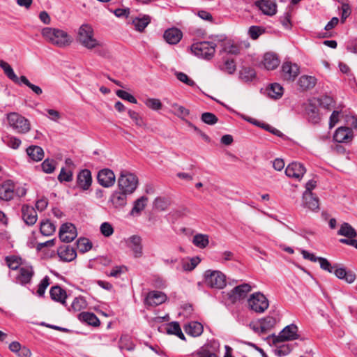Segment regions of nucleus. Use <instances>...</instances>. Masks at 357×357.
Segmentation results:
<instances>
[{
    "label": "nucleus",
    "instance_id": "24",
    "mask_svg": "<svg viewBox=\"0 0 357 357\" xmlns=\"http://www.w3.org/2000/svg\"><path fill=\"white\" fill-rule=\"evenodd\" d=\"M57 253L60 259L63 261L70 262L77 257L75 250L70 245H63L59 248Z\"/></svg>",
    "mask_w": 357,
    "mask_h": 357
},
{
    "label": "nucleus",
    "instance_id": "1",
    "mask_svg": "<svg viewBox=\"0 0 357 357\" xmlns=\"http://www.w3.org/2000/svg\"><path fill=\"white\" fill-rule=\"evenodd\" d=\"M77 41L88 50L96 49V52L100 56H106L107 53L102 43L95 38L93 29L89 24H83L79 26Z\"/></svg>",
    "mask_w": 357,
    "mask_h": 357
},
{
    "label": "nucleus",
    "instance_id": "8",
    "mask_svg": "<svg viewBox=\"0 0 357 357\" xmlns=\"http://www.w3.org/2000/svg\"><path fill=\"white\" fill-rule=\"evenodd\" d=\"M248 305L250 310L257 313L264 312L269 306L266 297L261 292H255L250 296Z\"/></svg>",
    "mask_w": 357,
    "mask_h": 357
},
{
    "label": "nucleus",
    "instance_id": "40",
    "mask_svg": "<svg viewBox=\"0 0 357 357\" xmlns=\"http://www.w3.org/2000/svg\"><path fill=\"white\" fill-rule=\"evenodd\" d=\"M219 69L229 75H232L236 70L235 61L233 59H227L222 64H219Z\"/></svg>",
    "mask_w": 357,
    "mask_h": 357
},
{
    "label": "nucleus",
    "instance_id": "3",
    "mask_svg": "<svg viewBox=\"0 0 357 357\" xmlns=\"http://www.w3.org/2000/svg\"><path fill=\"white\" fill-rule=\"evenodd\" d=\"M6 121L8 126L16 133L26 134L31 130L29 120L17 112L7 114Z\"/></svg>",
    "mask_w": 357,
    "mask_h": 357
},
{
    "label": "nucleus",
    "instance_id": "22",
    "mask_svg": "<svg viewBox=\"0 0 357 357\" xmlns=\"http://www.w3.org/2000/svg\"><path fill=\"white\" fill-rule=\"evenodd\" d=\"M22 215L24 222L27 225H33L38 220V215L36 210L33 207L29 205L22 206Z\"/></svg>",
    "mask_w": 357,
    "mask_h": 357
},
{
    "label": "nucleus",
    "instance_id": "31",
    "mask_svg": "<svg viewBox=\"0 0 357 357\" xmlns=\"http://www.w3.org/2000/svg\"><path fill=\"white\" fill-rule=\"evenodd\" d=\"M219 41L222 43L221 46L224 52L233 55H237L240 53L241 47L231 40L220 39Z\"/></svg>",
    "mask_w": 357,
    "mask_h": 357
},
{
    "label": "nucleus",
    "instance_id": "48",
    "mask_svg": "<svg viewBox=\"0 0 357 357\" xmlns=\"http://www.w3.org/2000/svg\"><path fill=\"white\" fill-rule=\"evenodd\" d=\"M148 202V198L145 196H142L140 198L137 199L134 204V206L131 211V213L134 215L135 213H139L142 211L146 207Z\"/></svg>",
    "mask_w": 357,
    "mask_h": 357
},
{
    "label": "nucleus",
    "instance_id": "61",
    "mask_svg": "<svg viewBox=\"0 0 357 357\" xmlns=\"http://www.w3.org/2000/svg\"><path fill=\"white\" fill-rule=\"evenodd\" d=\"M116 94L118 97L123 100L129 101L130 102L136 104L137 102V99L128 92L123 90H117Z\"/></svg>",
    "mask_w": 357,
    "mask_h": 357
},
{
    "label": "nucleus",
    "instance_id": "25",
    "mask_svg": "<svg viewBox=\"0 0 357 357\" xmlns=\"http://www.w3.org/2000/svg\"><path fill=\"white\" fill-rule=\"evenodd\" d=\"M182 32L176 29L172 28L166 30L164 33V38L169 44H177L182 38Z\"/></svg>",
    "mask_w": 357,
    "mask_h": 357
},
{
    "label": "nucleus",
    "instance_id": "52",
    "mask_svg": "<svg viewBox=\"0 0 357 357\" xmlns=\"http://www.w3.org/2000/svg\"><path fill=\"white\" fill-rule=\"evenodd\" d=\"M3 141L8 146L13 149H17L22 143L19 138L14 136H7L3 139Z\"/></svg>",
    "mask_w": 357,
    "mask_h": 357
},
{
    "label": "nucleus",
    "instance_id": "47",
    "mask_svg": "<svg viewBox=\"0 0 357 357\" xmlns=\"http://www.w3.org/2000/svg\"><path fill=\"white\" fill-rule=\"evenodd\" d=\"M56 227L54 224L49 220L43 222L40 224V231L43 236H49L52 235Z\"/></svg>",
    "mask_w": 357,
    "mask_h": 357
},
{
    "label": "nucleus",
    "instance_id": "20",
    "mask_svg": "<svg viewBox=\"0 0 357 357\" xmlns=\"http://www.w3.org/2000/svg\"><path fill=\"white\" fill-rule=\"evenodd\" d=\"M92 176L91 172L84 169L81 170L77 176V184L83 190H87L91 185Z\"/></svg>",
    "mask_w": 357,
    "mask_h": 357
},
{
    "label": "nucleus",
    "instance_id": "27",
    "mask_svg": "<svg viewBox=\"0 0 357 357\" xmlns=\"http://www.w3.org/2000/svg\"><path fill=\"white\" fill-rule=\"evenodd\" d=\"M280 63V60L274 53L267 52L264 56L263 65L268 70L275 69Z\"/></svg>",
    "mask_w": 357,
    "mask_h": 357
},
{
    "label": "nucleus",
    "instance_id": "35",
    "mask_svg": "<svg viewBox=\"0 0 357 357\" xmlns=\"http://www.w3.org/2000/svg\"><path fill=\"white\" fill-rule=\"evenodd\" d=\"M78 319L89 325L96 326L99 325V319L92 312H83L78 314Z\"/></svg>",
    "mask_w": 357,
    "mask_h": 357
},
{
    "label": "nucleus",
    "instance_id": "2",
    "mask_svg": "<svg viewBox=\"0 0 357 357\" xmlns=\"http://www.w3.org/2000/svg\"><path fill=\"white\" fill-rule=\"evenodd\" d=\"M41 35L48 43L59 47L68 46L71 42V37L64 30L45 27L41 31Z\"/></svg>",
    "mask_w": 357,
    "mask_h": 357
},
{
    "label": "nucleus",
    "instance_id": "38",
    "mask_svg": "<svg viewBox=\"0 0 357 357\" xmlns=\"http://www.w3.org/2000/svg\"><path fill=\"white\" fill-rule=\"evenodd\" d=\"M316 78L312 76L303 75L298 79V85L303 89H309L313 88L316 84Z\"/></svg>",
    "mask_w": 357,
    "mask_h": 357
},
{
    "label": "nucleus",
    "instance_id": "45",
    "mask_svg": "<svg viewBox=\"0 0 357 357\" xmlns=\"http://www.w3.org/2000/svg\"><path fill=\"white\" fill-rule=\"evenodd\" d=\"M192 243L199 248H205L209 243L208 236L202 234H196L193 237Z\"/></svg>",
    "mask_w": 357,
    "mask_h": 357
},
{
    "label": "nucleus",
    "instance_id": "58",
    "mask_svg": "<svg viewBox=\"0 0 357 357\" xmlns=\"http://www.w3.org/2000/svg\"><path fill=\"white\" fill-rule=\"evenodd\" d=\"M50 285V278L48 276H45L38 284V288L37 290V294L40 297H43L45 294V290L47 287Z\"/></svg>",
    "mask_w": 357,
    "mask_h": 357
},
{
    "label": "nucleus",
    "instance_id": "62",
    "mask_svg": "<svg viewBox=\"0 0 357 357\" xmlns=\"http://www.w3.org/2000/svg\"><path fill=\"white\" fill-rule=\"evenodd\" d=\"M100 230L101 234L105 237H109L114 233V228L112 225L107 222L101 224Z\"/></svg>",
    "mask_w": 357,
    "mask_h": 357
},
{
    "label": "nucleus",
    "instance_id": "43",
    "mask_svg": "<svg viewBox=\"0 0 357 357\" xmlns=\"http://www.w3.org/2000/svg\"><path fill=\"white\" fill-rule=\"evenodd\" d=\"M267 91L268 96L274 99H278L283 94V88L280 84L273 83L271 84Z\"/></svg>",
    "mask_w": 357,
    "mask_h": 357
},
{
    "label": "nucleus",
    "instance_id": "18",
    "mask_svg": "<svg viewBox=\"0 0 357 357\" xmlns=\"http://www.w3.org/2000/svg\"><path fill=\"white\" fill-rule=\"evenodd\" d=\"M353 138V131L348 127L338 128L333 135V139L338 143H348L351 142Z\"/></svg>",
    "mask_w": 357,
    "mask_h": 357
},
{
    "label": "nucleus",
    "instance_id": "26",
    "mask_svg": "<svg viewBox=\"0 0 357 357\" xmlns=\"http://www.w3.org/2000/svg\"><path fill=\"white\" fill-rule=\"evenodd\" d=\"M128 194L120 191H115L110 197L109 201L115 208H122L127 203V195Z\"/></svg>",
    "mask_w": 357,
    "mask_h": 357
},
{
    "label": "nucleus",
    "instance_id": "36",
    "mask_svg": "<svg viewBox=\"0 0 357 357\" xmlns=\"http://www.w3.org/2000/svg\"><path fill=\"white\" fill-rule=\"evenodd\" d=\"M5 261L10 269H20L23 265V260L20 257L16 255H9L5 257Z\"/></svg>",
    "mask_w": 357,
    "mask_h": 357
},
{
    "label": "nucleus",
    "instance_id": "15",
    "mask_svg": "<svg viewBox=\"0 0 357 357\" xmlns=\"http://www.w3.org/2000/svg\"><path fill=\"white\" fill-rule=\"evenodd\" d=\"M59 235L61 241L69 243L77 237V230L73 224L65 223L61 225Z\"/></svg>",
    "mask_w": 357,
    "mask_h": 357
},
{
    "label": "nucleus",
    "instance_id": "10",
    "mask_svg": "<svg viewBox=\"0 0 357 357\" xmlns=\"http://www.w3.org/2000/svg\"><path fill=\"white\" fill-rule=\"evenodd\" d=\"M300 73L299 66L291 61H285L282 65L281 76L284 80L293 82Z\"/></svg>",
    "mask_w": 357,
    "mask_h": 357
},
{
    "label": "nucleus",
    "instance_id": "49",
    "mask_svg": "<svg viewBox=\"0 0 357 357\" xmlns=\"http://www.w3.org/2000/svg\"><path fill=\"white\" fill-rule=\"evenodd\" d=\"M248 121L252 123V124H255V125H257L261 128H263L264 129H265L266 130H268L269 132H271V133L274 134L275 135H277V136H282V132L278 130V129L272 127L271 126L268 125V124H266V123H259L258 122L257 120L255 119H251V118H246L245 119Z\"/></svg>",
    "mask_w": 357,
    "mask_h": 357
},
{
    "label": "nucleus",
    "instance_id": "56",
    "mask_svg": "<svg viewBox=\"0 0 357 357\" xmlns=\"http://www.w3.org/2000/svg\"><path fill=\"white\" fill-rule=\"evenodd\" d=\"M144 104L149 108L155 111L162 108V103L160 100L157 98H148L144 101Z\"/></svg>",
    "mask_w": 357,
    "mask_h": 357
},
{
    "label": "nucleus",
    "instance_id": "50",
    "mask_svg": "<svg viewBox=\"0 0 357 357\" xmlns=\"http://www.w3.org/2000/svg\"><path fill=\"white\" fill-rule=\"evenodd\" d=\"M294 345L292 344H283L277 347L273 352L275 356L282 357L288 355L293 349Z\"/></svg>",
    "mask_w": 357,
    "mask_h": 357
},
{
    "label": "nucleus",
    "instance_id": "63",
    "mask_svg": "<svg viewBox=\"0 0 357 357\" xmlns=\"http://www.w3.org/2000/svg\"><path fill=\"white\" fill-rule=\"evenodd\" d=\"M321 107L329 110L334 107V100L330 96H324L319 100Z\"/></svg>",
    "mask_w": 357,
    "mask_h": 357
},
{
    "label": "nucleus",
    "instance_id": "44",
    "mask_svg": "<svg viewBox=\"0 0 357 357\" xmlns=\"http://www.w3.org/2000/svg\"><path fill=\"white\" fill-rule=\"evenodd\" d=\"M170 106L173 114L181 119H184L190 114V111L188 109L177 103H172Z\"/></svg>",
    "mask_w": 357,
    "mask_h": 357
},
{
    "label": "nucleus",
    "instance_id": "16",
    "mask_svg": "<svg viewBox=\"0 0 357 357\" xmlns=\"http://www.w3.org/2000/svg\"><path fill=\"white\" fill-rule=\"evenodd\" d=\"M34 275L33 267L30 265L22 266L19 269V273L15 278L16 282L21 285L29 284Z\"/></svg>",
    "mask_w": 357,
    "mask_h": 357
},
{
    "label": "nucleus",
    "instance_id": "59",
    "mask_svg": "<svg viewBox=\"0 0 357 357\" xmlns=\"http://www.w3.org/2000/svg\"><path fill=\"white\" fill-rule=\"evenodd\" d=\"M202 121L208 125H214L218 122L217 116L211 112H204L201 117Z\"/></svg>",
    "mask_w": 357,
    "mask_h": 357
},
{
    "label": "nucleus",
    "instance_id": "46",
    "mask_svg": "<svg viewBox=\"0 0 357 357\" xmlns=\"http://www.w3.org/2000/svg\"><path fill=\"white\" fill-rule=\"evenodd\" d=\"M256 76V73L253 68L249 67H243L240 70L239 77L244 82H250Z\"/></svg>",
    "mask_w": 357,
    "mask_h": 357
},
{
    "label": "nucleus",
    "instance_id": "12",
    "mask_svg": "<svg viewBox=\"0 0 357 357\" xmlns=\"http://www.w3.org/2000/svg\"><path fill=\"white\" fill-rule=\"evenodd\" d=\"M142 239L138 235H132L125 239V243L127 247L132 252L135 258H139L142 256L143 247Z\"/></svg>",
    "mask_w": 357,
    "mask_h": 357
},
{
    "label": "nucleus",
    "instance_id": "32",
    "mask_svg": "<svg viewBox=\"0 0 357 357\" xmlns=\"http://www.w3.org/2000/svg\"><path fill=\"white\" fill-rule=\"evenodd\" d=\"M303 199L305 206L309 209L315 211L319 208V199L317 197H314L312 192H304Z\"/></svg>",
    "mask_w": 357,
    "mask_h": 357
},
{
    "label": "nucleus",
    "instance_id": "57",
    "mask_svg": "<svg viewBox=\"0 0 357 357\" xmlns=\"http://www.w3.org/2000/svg\"><path fill=\"white\" fill-rule=\"evenodd\" d=\"M86 305L85 300L82 297H77L73 300L71 307L74 311L78 312L85 308Z\"/></svg>",
    "mask_w": 357,
    "mask_h": 357
},
{
    "label": "nucleus",
    "instance_id": "11",
    "mask_svg": "<svg viewBox=\"0 0 357 357\" xmlns=\"http://www.w3.org/2000/svg\"><path fill=\"white\" fill-rule=\"evenodd\" d=\"M220 344L216 340H211L203 345L197 352L199 357H218Z\"/></svg>",
    "mask_w": 357,
    "mask_h": 357
},
{
    "label": "nucleus",
    "instance_id": "54",
    "mask_svg": "<svg viewBox=\"0 0 357 357\" xmlns=\"http://www.w3.org/2000/svg\"><path fill=\"white\" fill-rule=\"evenodd\" d=\"M175 75H176V78L181 82H183V83L186 84L187 85L190 86L192 87L198 88L196 83L192 79L189 78L188 76L185 73H182V72H177V73H176Z\"/></svg>",
    "mask_w": 357,
    "mask_h": 357
},
{
    "label": "nucleus",
    "instance_id": "23",
    "mask_svg": "<svg viewBox=\"0 0 357 357\" xmlns=\"http://www.w3.org/2000/svg\"><path fill=\"white\" fill-rule=\"evenodd\" d=\"M252 287L248 283H243L235 287L231 291L230 297L234 300H240L244 298L247 294L251 291Z\"/></svg>",
    "mask_w": 357,
    "mask_h": 357
},
{
    "label": "nucleus",
    "instance_id": "9",
    "mask_svg": "<svg viewBox=\"0 0 357 357\" xmlns=\"http://www.w3.org/2000/svg\"><path fill=\"white\" fill-rule=\"evenodd\" d=\"M298 326L294 324L284 327L278 335L273 337L274 344L285 341H292L299 338Z\"/></svg>",
    "mask_w": 357,
    "mask_h": 357
},
{
    "label": "nucleus",
    "instance_id": "34",
    "mask_svg": "<svg viewBox=\"0 0 357 357\" xmlns=\"http://www.w3.org/2000/svg\"><path fill=\"white\" fill-rule=\"evenodd\" d=\"M200 261L201 259L198 257L182 259L181 261L182 270L183 271H191L200 263Z\"/></svg>",
    "mask_w": 357,
    "mask_h": 357
},
{
    "label": "nucleus",
    "instance_id": "60",
    "mask_svg": "<svg viewBox=\"0 0 357 357\" xmlns=\"http://www.w3.org/2000/svg\"><path fill=\"white\" fill-rule=\"evenodd\" d=\"M58 180L62 183L63 181L70 182L73 180V172L70 170H66L65 168H62L58 176Z\"/></svg>",
    "mask_w": 357,
    "mask_h": 357
},
{
    "label": "nucleus",
    "instance_id": "42",
    "mask_svg": "<svg viewBox=\"0 0 357 357\" xmlns=\"http://www.w3.org/2000/svg\"><path fill=\"white\" fill-rule=\"evenodd\" d=\"M338 235L352 238L356 236V231L349 223L344 222L337 232Z\"/></svg>",
    "mask_w": 357,
    "mask_h": 357
},
{
    "label": "nucleus",
    "instance_id": "6",
    "mask_svg": "<svg viewBox=\"0 0 357 357\" xmlns=\"http://www.w3.org/2000/svg\"><path fill=\"white\" fill-rule=\"evenodd\" d=\"M217 45L214 41H202L194 43L191 48L196 56L208 60L214 56Z\"/></svg>",
    "mask_w": 357,
    "mask_h": 357
},
{
    "label": "nucleus",
    "instance_id": "19",
    "mask_svg": "<svg viewBox=\"0 0 357 357\" xmlns=\"http://www.w3.org/2000/svg\"><path fill=\"white\" fill-rule=\"evenodd\" d=\"M167 296L165 294L158 291H151L149 292L145 298V304L150 306H157L163 303L167 300Z\"/></svg>",
    "mask_w": 357,
    "mask_h": 357
},
{
    "label": "nucleus",
    "instance_id": "21",
    "mask_svg": "<svg viewBox=\"0 0 357 357\" xmlns=\"http://www.w3.org/2000/svg\"><path fill=\"white\" fill-rule=\"evenodd\" d=\"M15 196V185L11 181H7L0 185V199L10 201Z\"/></svg>",
    "mask_w": 357,
    "mask_h": 357
},
{
    "label": "nucleus",
    "instance_id": "5",
    "mask_svg": "<svg viewBox=\"0 0 357 357\" xmlns=\"http://www.w3.org/2000/svg\"><path fill=\"white\" fill-rule=\"evenodd\" d=\"M138 185L136 175L126 170H122L118 179V186L120 190L129 195L134 192Z\"/></svg>",
    "mask_w": 357,
    "mask_h": 357
},
{
    "label": "nucleus",
    "instance_id": "55",
    "mask_svg": "<svg viewBox=\"0 0 357 357\" xmlns=\"http://www.w3.org/2000/svg\"><path fill=\"white\" fill-rule=\"evenodd\" d=\"M127 271V268L125 266H116L112 268V270L107 273V275L109 277L119 278L121 274L125 273Z\"/></svg>",
    "mask_w": 357,
    "mask_h": 357
},
{
    "label": "nucleus",
    "instance_id": "29",
    "mask_svg": "<svg viewBox=\"0 0 357 357\" xmlns=\"http://www.w3.org/2000/svg\"><path fill=\"white\" fill-rule=\"evenodd\" d=\"M50 294L52 300L57 302H60L63 305H65L66 298H67L66 292L59 286L52 287L50 289Z\"/></svg>",
    "mask_w": 357,
    "mask_h": 357
},
{
    "label": "nucleus",
    "instance_id": "64",
    "mask_svg": "<svg viewBox=\"0 0 357 357\" xmlns=\"http://www.w3.org/2000/svg\"><path fill=\"white\" fill-rule=\"evenodd\" d=\"M263 33L264 30L257 26H250L248 31L250 37L253 40L257 39Z\"/></svg>",
    "mask_w": 357,
    "mask_h": 357
},
{
    "label": "nucleus",
    "instance_id": "51",
    "mask_svg": "<svg viewBox=\"0 0 357 357\" xmlns=\"http://www.w3.org/2000/svg\"><path fill=\"white\" fill-rule=\"evenodd\" d=\"M77 245L78 250L82 253L90 250L92 248V243L86 238H79L77 242Z\"/></svg>",
    "mask_w": 357,
    "mask_h": 357
},
{
    "label": "nucleus",
    "instance_id": "7",
    "mask_svg": "<svg viewBox=\"0 0 357 357\" xmlns=\"http://www.w3.org/2000/svg\"><path fill=\"white\" fill-rule=\"evenodd\" d=\"M204 279L205 284L211 288L220 289L226 286V277L219 271H206L204 274Z\"/></svg>",
    "mask_w": 357,
    "mask_h": 357
},
{
    "label": "nucleus",
    "instance_id": "37",
    "mask_svg": "<svg viewBox=\"0 0 357 357\" xmlns=\"http://www.w3.org/2000/svg\"><path fill=\"white\" fill-rule=\"evenodd\" d=\"M166 331L168 334L175 335L183 340H185V335L182 333L181 328L178 322L174 321L169 323L166 327Z\"/></svg>",
    "mask_w": 357,
    "mask_h": 357
},
{
    "label": "nucleus",
    "instance_id": "28",
    "mask_svg": "<svg viewBox=\"0 0 357 357\" xmlns=\"http://www.w3.org/2000/svg\"><path fill=\"white\" fill-rule=\"evenodd\" d=\"M334 274L337 278L344 280L348 283H353L356 280V275L352 271H347L344 268H337L335 266Z\"/></svg>",
    "mask_w": 357,
    "mask_h": 357
},
{
    "label": "nucleus",
    "instance_id": "30",
    "mask_svg": "<svg viewBox=\"0 0 357 357\" xmlns=\"http://www.w3.org/2000/svg\"><path fill=\"white\" fill-rule=\"evenodd\" d=\"M185 331L187 334L198 337L203 333V326L197 321H191L185 326Z\"/></svg>",
    "mask_w": 357,
    "mask_h": 357
},
{
    "label": "nucleus",
    "instance_id": "41",
    "mask_svg": "<svg viewBox=\"0 0 357 357\" xmlns=\"http://www.w3.org/2000/svg\"><path fill=\"white\" fill-rule=\"evenodd\" d=\"M276 319L273 317H266L259 321V326L262 333H266L272 329L276 324Z\"/></svg>",
    "mask_w": 357,
    "mask_h": 357
},
{
    "label": "nucleus",
    "instance_id": "17",
    "mask_svg": "<svg viewBox=\"0 0 357 357\" xmlns=\"http://www.w3.org/2000/svg\"><path fill=\"white\" fill-rule=\"evenodd\" d=\"M255 4L264 15L273 16L277 13L275 0H257Z\"/></svg>",
    "mask_w": 357,
    "mask_h": 357
},
{
    "label": "nucleus",
    "instance_id": "39",
    "mask_svg": "<svg viewBox=\"0 0 357 357\" xmlns=\"http://www.w3.org/2000/svg\"><path fill=\"white\" fill-rule=\"evenodd\" d=\"M151 20L149 15L136 17L133 20L132 24L138 31H142L150 23Z\"/></svg>",
    "mask_w": 357,
    "mask_h": 357
},
{
    "label": "nucleus",
    "instance_id": "14",
    "mask_svg": "<svg viewBox=\"0 0 357 357\" xmlns=\"http://www.w3.org/2000/svg\"><path fill=\"white\" fill-rule=\"evenodd\" d=\"M97 179L100 185L109 188L114 184L116 177L112 170L105 168L99 171Z\"/></svg>",
    "mask_w": 357,
    "mask_h": 357
},
{
    "label": "nucleus",
    "instance_id": "53",
    "mask_svg": "<svg viewBox=\"0 0 357 357\" xmlns=\"http://www.w3.org/2000/svg\"><path fill=\"white\" fill-rule=\"evenodd\" d=\"M41 167L44 172L51 174L56 168V162L54 160L45 159L41 164Z\"/></svg>",
    "mask_w": 357,
    "mask_h": 357
},
{
    "label": "nucleus",
    "instance_id": "13",
    "mask_svg": "<svg viewBox=\"0 0 357 357\" xmlns=\"http://www.w3.org/2000/svg\"><path fill=\"white\" fill-rule=\"evenodd\" d=\"M306 172L305 167L300 162H293L285 169V174L288 177L300 181Z\"/></svg>",
    "mask_w": 357,
    "mask_h": 357
},
{
    "label": "nucleus",
    "instance_id": "4",
    "mask_svg": "<svg viewBox=\"0 0 357 357\" xmlns=\"http://www.w3.org/2000/svg\"><path fill=\"white\" fill-rule=\"evenodd\" d=\"M0 67L3 69L6 76L15 84H20L21 83H22L25 84L26 86H28L29 89H31L32 91L35 93L36 95L42 94L43 90L40 86L31 83L26 78V77L24 75L21 76L20 78H19L15 73L13 68L7 62L4 61H0Z\"/></svg>",
    "mask_w": 357,
    "mask_h": 357
},
{
    "label": "nucleus",
    "instance_id": "33",
    "mask_svg": "<svg viewBox=\"0 0 357 357\" xmlns=\"http://www.w3.org/2000/svg\"><path fill=\"white\" fill-rule=\"evenodd\" d=\"M26 153L34 161H40L44 157L43 149L38 146H30L26 149Z\"/></svg>",
    "mask_w": 357,
    "mask_h": 357
}]
</instances>
